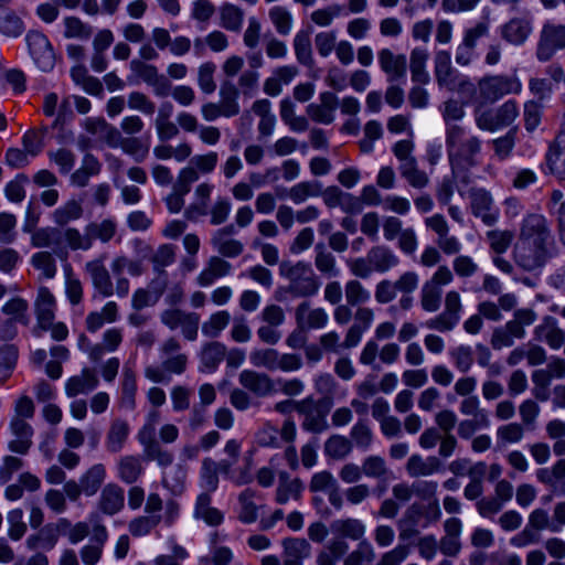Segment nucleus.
<instances>
[{
    "label": "nucleus",
    "instance_id": "obj_1",
    "mask_svg": "<svg viewBox=\"0 0 565 565\" xmlns=\"http://www.w3.org/2000/svg\"><path fill=\"white\" fill-rule=\"evenodd\" d=\"M553 237L546 218L541 214L526 215L514 245V259L525 270L543 267L552 257Z\"/></svg>",
    "mask_w": 565,
    "mask_h": 565
},
{
    "label": "nucleus",
    "instance_id": "obj_2",
    "mask_svg": "<svg viewBox=\"0 0 565 565\" xmlns=\"http://www.w3.org/2000/svg\"><path fill=\"white\" fill-rule=\"evenodd\" d=\"M161 365H147L143 375L152 383H169L171 375H181L188 367L189 358L181 352V343L175 337L163 340L158 348Z\"/></svg>",
    "mask_w": 565,
    "mask_h": 565
},
{
    "label": "nucleus",
    "instance_id": "obj_3",
    "mask_svg": "<svg viewBox=\"0 0 565 565\" xmlns=\"http://www.w3.org/2000/svg\"><path fill=\"white\" fill-rule=\"evenodd\" d=\"M279 274L288 281L287 292L295 298H310L318 294L321 282L311 265L305 260L280 264Z\"/></svg>",
    "mask_w": 565,
    "mask_h": 565
},
{
    "label": "nucleus",
    "instance_id": "obj_4",
    "mask_svg": "<svg viewBox=\"0 0 565 565\" xmlns=\"http://www.w3.org/2000/svg\"><path fill=\"white\" fill-rule=\"evenodd\" d=\"M446 146L450 162L455 166L460 159L471 163L472 158L480 152L481 141L477 136L470 135L467 128L454 124L446 128Z\"/></svg>",
    "mask_w": 565,
    "mask_h": 565
},
{
    "label": "nucleus",
    "instance_id": "obj_5",
    "mask_svg": "<svg viewBox=\"0 0 565 565\" xmlns=\"http://www.w3.org/2000/svg\"><path fill=\"white\" fill-rule=\"evenodd\" d=\"M253 366L270 372H296L302 367V360L296 353H281L273 348L254 349L249 353Z\"/></svg>",
    "mask_w": 565,
    "mask_h": 565
},
{
    "label": "nucleus",
    "instance_id": "obj_6",
    "mask_svg": "<svg viewBox=\"0 0 565 565\" xmlns=\"http://www.w3.org/2000/svg\"><path fill=\"white\" fill-rule=\"evenodd\" d=\"M435 73L440 86L451 92L467 93L468 96L476 92L475 85L451 66L450 55L446 52L437 54L435 60Z\"/></svg>",
    "mask_w": 565,
    "mask_h": 565
},
{
    "label": "nucleus",
    "instance_id": "obj_7",
    "mask_svg": "<svg viewBox=\"0 0 565 565\" xmlns=\"http://www.w3.org/2000/svg\"><path fill=\"white\" fill-rule=\"evenodd\" d=\"M459 195L470 200V210L475 217L483 224L491 226L499 220V209L495 206L491 193L483 188H471L468 192L458 188Z\"/></svg>",
    "mask_w": 565,
    "mask_h": 565
},
{
    "label": "nucleus",
    "instance_id": "obj_8",
    "mask_svg": "<svg viewBox=\"0 0 565 565\" xmlns=\"http://www.w3.org/2000/svg\"><path fill=\"white\" fill-rule=\"evenodd\" d=\"M563 49H565V24L546 21L540 32L536 47L537 60L547 62Z\"/></svg>",
    "mask_w": 565,
    "mask_h": 565
},
{
    "label": "nucleus",
    "instance_id": "obj_9",
    "mask_svg": "<svg viewBox=\"0 0 565 565\" xmlns=\"http://www.w3.org/2000/svg\"><path fill=\"white\" fill-rule=\"evenodd\" d=\"M160 321L171 331L180 329L183 338L188 341L198 339L200 315L196 312L170 308L160 313Z\"/></svg>",
    "mask_w": 565,
    "mask_h": 565
},
{
    "label": "nucleus",
    "instance_id": "obj_10",
    "mask_svg": "<svg viewBox=\"0 0 565 565\" xmlns=\"http://www.w3.org/2000/svg\"><path fill=\"white\" fill-rule=\"evenodd\" d=\"M93 535L89 543L79 551V556L84 565H96L100 561L104 547L108 541V531L103 523L99 512H92Z\"/></svg>",
    "mask_w": 565,
    "mask_h": 565
},
{
    "label": "nucleus",
    "instance_id": "obj_11",
    "mask_svg": "<svg viewBox=\"0 0 565 565\" xmlns=\"http://www.w3.org/2000/svg\"><path fill=\"white\" fill-rule=\"evenodd\" d=\"M481 96L489 102H497L505 95L519 94L522 83L516 76L493 75L479 81Z\"/></svg>",
    "mask_w": 565,
    "mask_h": 565
},
{
    "label": "nucleus",
    "instance_id": "obj_12",
    "mask_svg": "<svg viewBox=\"0 0 565 565\" xmlns=\"http://www.w3.org/2000/svg\"><path fill=\"white\" fill-rule=\"evenodd\" d=\"M25 40L36 66L43 72L52 71L55 65V54L46 35L40 31H30Z\"/></svg>",
    "mask_w": 565,
    "mask_h": 565
},
{
    "label": "nucleus",
    "instance_id": "obj_13",
    "mask_svg": "<svg viewBox=\"0 0 565 565\" xmlns=\"http://www.w3.org/2000/svg\"><path fill=\"white\" fill-rule=\"evenodd\" d=\"M236 234L234 224L216 230L211 236V245L220 255L227 258L238 257L244 252V244L233 237Z\"/></svg>",
    "mask_w": 565,
    "mask_h": 565
},
{
    "label": "nucleus",
    "instance_id": "obj_14",
    "mask_svg": "<svg viewBox=\"0 0 565 565\" xmlns=\"http://www.w3.org/2000/svg\"><path fill=\"white\" fill-rule=\"evenodd\" d=\"M377 61L388 83L405 82L407 60L404 54H394L392 50L384 47L377 52Z\"/></svg>",
    "mask_w": 565,
    "mask_h": 565
},
{
    "label": "nucleus",
    "instance_id": "obj_15",
    "mask_svg": "<svg viewBox=\"0 0 565 565\" xmlns=\"http://www.w3.org/2000/svg\"><path fill=\"white\" fill-rule=\"evenodd\" d=\"M426 226L437 234V245L446 255H456L461 248L462 244L458 237L449 234V225L443 214H435L426 218Z\"/></svg>",
    "mask_w": 565,
    "mask_h": 565
},
{
    "label": "nucleus",
    "instance_id": "obj_16",
    "mask_svg": "<svg viewBox=\"0 0 565 565\" xmlns=\"http://www.w3.org/2000/svg\"><path fill=\"white\" fill-rule=\"evenodd\" d=\"M107 255H99L97 258L85 264V271L90 277L93 287L103 297L114 295L115 289L108 269L105 266Z\"/></svg>",
    "mask_w": 565,
    "mask_h": 565
},
{
    "label": "nucleus",
    "instance_id": "obj_17",
    "mask_svg": "<svg viewBox=\"0 0 565 565\" xmlns=\"http://www.w3.org/2000/svg\"><path fill=\"white\" fill-rule=\"evenodd\" d=\"M454 280L452 271L448 266L441 265L426 281V311H436L440 307L443 288Z\"/></svg>",
    "mask_w": 565,
    "mask_h": 565
},
{
    "label": "nucleus",
    "instance_id": "obj_18",
    "mask_svg": "<svg viewBox=\"0 0 565 565\" xmlns=\"http://www.w3.org/2000/svg\"><path fill=\"white\" fill-rule=\"evenodd\" d=\"M214 188V184L209 181H203L194 188L193 201L184 209L185 220L199 222L202 217L207 216Z\"/></svg>",
    "mask_w": 565,
    "mask_h": 565
},
{
    "label": "nucleus",
    "instance_id": "obj_19",
    "mask_svg": "<svg viewBox=\"0 0 565 565\" xmlns=\"http://www.w3.org/2000/svg\"><path fill=\"white\" fill-rule=\"evenodd\" d=\"M238 383L257 397H266L276 392L275 381L268 374L254 370H243L238 374Z\"/></svg>",
    "mask_w": 565,
    "mask_h": 565
},
{
    "label": "nucleus",
    "instance_id": "obj_20",
    "mask_svg": "<svg viewBox=\"0 0 565 565\" xmlns=\"http://www.w3.org/2000/svg\"><path fill=\"white\" fill-rule=\"evenodd\" d=\"M108 140L111 147H119L126 154L130 156L136 162H143L149 154V143L137 137H121L120 132L110 127Z\"/></svg>",
    "mask_w": 565,
    "mask_h": 565
},
{
    "label": "nucleus",
    "instance_id": "obj_21",
    "mask_svg": "<svg viewBox=\"0 0 565 565\" xmlns=\"http://www.w3.org/2000/svg\"><path fill=\"white\" fill-rule=\"evenodd\" d=\"M535 477L553 495L565 497V459L557 460L551 467L537 469Z\"/></svg>",
    "mask_w": 565,
    "mask_h": 565
},
{
    "label": "nucleus",
    "instance_id": "obj_22",
    "mask_svg": "<svg viewBox=\"0 0 565 565\" xmlns=\"http://www.w3.org/2000/svg\"><path fill=\"white\" fill-rule=\"evenodd\" d=\"M532 31V20L526 15L511 18L500 26L501 38L515 46L524 44Z\"/></svg>",
    "mask_w": 565,
    "mask_h": 565
},
{
    "label": "nucleus",
    "instance_id": "obj_23",
    "mask_svg": "<svg viewBox=\"0 0 565 565\" xmlns=\"http://www.w3.org/2000/svg\"><path fill=\"white\" fill-rule=\"evenodd\" d=\"M99 385L96 372L90 367H83L78 374L68 377L64 384L65 395L74 398L78 395H87Z\"/></svg>",
    "mask_w": 565,
    "mask_h": 565
},
{
    "label": "nucleus",
    "instance_id": "obj_24",
    "mask_svg": "<svg viewBox=\"0 0 565 565\" xmlns=\"http://www.w3.org/2000/svg\"><path fill=\"white\" fill-rule=\"evenodd\" d=\"M299 329L318 330L327 327L329 315L323 308H311L308 301L299 303L295 311Z\"/></svg>",
    "mask_w": 565,
    "mask_h": 565
},
{
    "label": "nucleus",
    "instance_id": "obj_25",
    "mask_svg": "<svg viewBox=\"0 0 565 565\" xmlns=\"http://www.w3.org/2000/svg\"><path fill=\"white\" fill-rule=\"evenodd\" d=\"M337 107V95L332 92H322L319 95V103H311L307 106V114L316 122L330 125L335 118Z\"/></svg>",
    "mask_w": 565,
    "mask_h": 565
},
{
    "label": "nucleus",
    "instance_id": "obj_26",
    "mask_svg": "<svg viewBox=\"0 0 565 565\" xmlns=\"http://www.w3.org/2000/svg\"><path fill=\"white\" fill-rule=\"evenodd\" d=\"M374 321V311L369 307H358L353 315V323L345 332L347 347H358L364 333Z\"/></svg>",
    "mask_w": 565,
    "mask_h": 565
},
{
    "label": "nucleus",
    "instance_id": "obj_27",
    "mask_svg": "<svg viewBox=\"0 0 565 565\" xmlns=\"http://www.w3.org/2000/svg\"><path fill=\"white\" fill-rule=\"evenodd\" d=\"M216 468L225 479L237 487L249 484L254 480L253 456L249 454L244 457V463L232 468L224 459L216 461Z\"/></svg>",
    "mask_w": 565,
    "mask_h": 565
},
{
    "label": "nucleus",
    "instance_id": "obj_28",
    "mask_svg": "<svg viewBox=\"0 0 565 565\" xmlns=\"http://www.w3.org/2000/svg\"><path fill=\"white\" fill-rule=\"evenodd\" d=\"M9 428L14 436L8 444L9 450L19 455H26L32 446L34 433L32 426L25 420L11 418Z\"/></svg>",
    "mask_w": 565,
    "mask_h": 565
},
{
    "label": "nucleus",
    "instance_id": "obj_29",
    "mask_svg": "<svg viewBox=\"0 0 565 565\" xmlns=\"http://www.w3.org/2000/svg\"><path fill=\"white\" fill-rule=\"evenodd\" d=\"M137 390L135 363L127 361L124 364L120 376V405L128 411H134L136 408Z\"/></svg>",
    "mask_w": 565,
    "mask_h": 565
},
{
    "label": "nucleus",
    "instance_id": "obj_30",
    "mask_svg": "<svg viewBox=\"0 0 565 565\" xmlns=\"http://www.w3.org/2000/svg\"><path fill=\"white\" fill-rule=\"evenodd\" d=\"M533 334L535 340L546 343L552 350H558L565 343V331L558 328L557 321L553 317H545L534 328Z\"/></svg>",
    "mask_w": 565,
    "mask_h": 565
},
{
    "label": "nucleus",
    "instance_id": "obj_31",
    "mask_svg": "<svg viewBox=\"0 0 565 565\" xmlns=\"http://www.w3.org/2000/svg\"><path fill=\"white\" fill-rule=\"evenodd\" d=\"M130 425L124 418H115L109 423L105 436V449L109 454L120 452L129 438Z\"/></svg>",
    "mask_w": 565,
    "mask_h": 565
},
{
    "label": "nucleus",
    "instance_id": "obj_32",
    "mask_svg": "<svg viewBox=\"0 0 565 565\" xmlns=\"http://www.w3.org/2000/svg\"><path fill=\"white\" fill-rule=\"evenodd\" d=\"M125 504V492L124 489L117 483H107L100 492L98 499V510L106 515H115Z\"/></svg>",
    "mask_w": 565,
    "mask_h": 565
},
{
    "label": "nucleus",
    "instance_id": "obj_33",
    "mask_svg": "<svg viewBox=\"0 0 565 565\" xmlns=\"http://www.w3.org/2000/svg\"><path fill=\"white\" fill-rule=\"evenodd\" d=\"M302 491L303 483L299 478H291L287 471L278 472V486L275 492V501L278 504L300 500Z\"/></svg>",
    "mask_w": 565,
    "mask_h": 565
},
{
    "label": "nucleus",
    "instance_id": "obj_34",
    "mask_svg": "<svg viewBox=\"0 0 565 565\" xmlns=\"http://www.w3.org/2000/svg\"><path fill=\"white\" fill-rule=\"evenodd\" d=\"M298 413L303 416V430L320 434L329 428L327 415L321 409L312 407L307 401H300Z\"/></svg>",
    "mask_w": 565,
    "mask_h": 565
},
{
    "label": "nucleus",
    "instance_id": "obj_35",
    "mask_svg": "<svg viewBox=\"0 0 565 565\" xmlns=\"http://www.w3.org/2000/svg\"><path fill=\"white\" fill-rule=\"evenodd\" d=\"M34 311L36 316L38 326L54 321L56 311V300L47 287H40L34 301Z\"/></svg>",
    "mask_w": 565,
    "mask_h": 565
},
{
    "label": "nucleus",
    "instance_id": "obj_36",
    "mask_svg": "<svg viewBox=\"0 0 565 565\" xmlns=\"http://www.w3.org/2000/svg\"><path fill=\"white\" fill-rule=\"evenodd\" d=\"M232 265L227 260L218 256H212L203 270L198 275L196 282L201 287H209L214 284L216 279L230 275Z\"/></svg>",
    "mask_w": 565,
    "mask_h": 565
},
{
    "label": "nucleus",
    "instance_id": "obj_37",
    "mask_svg": "<svg viewBox=\"0 0 565 565\" xmlns=\"http://www.w3.org/2000/svg\"><path fill=\"white\" fill-rule=\"evenodd\" d=\"M211 494L212 493L201 492L196 497L193 516L196 520L204 521L210 526H217L223 522L224 515L218 509L211 505Z\"/></svg>",
    "mask_w": 565,
    "mask_h": 565
},
{
    "label": "nucleus",
    "instance_id": "obj_38",
    "mask_svg": "<svg viewBox=\"0 0 565 565\" xmlns=\"http://www.w3.org/2000/svg\"><path fill=\"white\" fill-rule=\"evenodd\" d=\"M61 253L67 247L71 250H89L92 248V241L87 233V227L81 232L77 227L66 226L60 228Z\"/></svg>",
    "mask_w": 565,
    "mask_h": 565
},
{
    "label": "nucleus",
    "instance_id": "obj_39",
    "mask_svg": "<svg viewBox=\"0 0 565 565\" xmlns=\"http://www.w3.org/2000/svg\"><path fill=\"white\" fill-rule=\"evenodd\" d=\"M117 477L127 484H132L143 475L141 458L137 455H126L116 462Z\"/></svg>",
    "mask_w": 565,
    "mask_h": 565
},
{
    "label": "nucleus",
    "instance_id": "obj_40",
    "mask_svg": "<svg viewBox=\"0 0 565 565\" xmlns=\"http://www.w3.org/2000/svg\"><path fill=\"white\" fill-rule=\"evenodd\" d=\"M284 546V565H302L311 554V546L305 539H286Z\"/></svg>",
    "mask_w": 565,
    "mask_h": 565
},
{
    "label": "nucleus",
    "instance_id": "obj_41",
    "mask_svg": "<svg viewBox=\"0 0 565 565\" xmlns=\"http://www.w3.org/2000/svg\"><path fill=\"white\" fill-rule=\"evenodd\" d=\"M331 530L342 539L361 542L366 532L365 524L354 518L339 519L332 522Z\"/></svg>",
    "mask_w": 565,
    "mask_h": 565
},
{
    "label": "nucleus",
    "instance_id": "obj_42",
    "mask_svg": "<svg viewBox=\"0 0 565 565\" xmlns=\"http://www.w3.org/2000/svg\"><path fill=\"white\" fill-rule=\"evenodd\" d=\"M546 166L551 173L559 180H565V137H557L545 156Z\"/></svg>",
    "mask_w": 565,
    "mask_h": 565
},
{
    "label": "nucleus",
    "instance_id": "obj_43",
    "mask_svg": "<svg viewBox=\"0 0 565 565\" xmlns=\"http://www.w3.org/2000/svg\"><path fill=\"white\" fill-rule=\"evenodd\" d=\"M256 492L249 488L243 490L237 498V519L244 524H253L258 519L259 507L255 502Z\"/></svg>",
    "mask_w": 565,
    "mask_h": 565
},
{
    "label": "nucleus",
    "instance_id": "obj_44",
    "mask_svg": "<svg viewBox=\"0 0 565 565\" xmlns=\"http://www.w3.org/2000/svg\"><path fill=\"white\" fill-rule=\"evenodd\" d=\"M438 548L446 556H456L461 550L460 540L445 535L438 543L435 536L426 535V561L433 559Z\"/></svg>",
    "mask_w": 565,
    "mask_h": 565
},
{
    "label": "nucleus",
    "instance_id": "obj_45",
    "mask_svg": "<svg viewBox=\"0 0 565 565\" xmlns=\"http://www.w3.org/2000/svg\"><path fill=\"white\" fill-rule=\"evenodd\" d=\"M84 214L83 205L77 200H68L52 212L54 224L66 227L67 224L79 220Z\"/></svg>",
    "mask_w": 565,
    "mask_h": 565
},
{
    "label": "nucleus",
    "instance_id": "obj_46",
    "mask_svg": "<svg viewBox=\"0 0 565 565\" xmlns=\"http://www.w3.org/2000/svg\"><path fill=\"white\" fill-rule=\"evenodd\" d=\"M239 90L232 82H224L220 88V102L217 103L223 110V117L231 118L239 114L238 104Z\"/></svg>",
    "mask_w": 565,
    "mask_h": 565
},
{
    "label": "nucleus",
    "instance_id": "obj_47",
    "mask_svg": "<svg viewBox=\"0 0 565 565\" xmlns=\"http://www.w3.org/2000/svg\"><path fill=\"white\" fill-rule=\"evenodd\" d=\"M367 255L374 271L382 274L396 267L399 263L398 257L386 246L372 247Z\"/></svg>",
    "mask_w": 565,
    "mask_h": 565
},
{
    "label": "nucleus",
    "instance_id": "obj_48",
    "mask_svg": "<svg viewBox=\"0 0 565 565\" xmlns=\"http://www.w3.org/2000/svg\"><path fill=\"white\" fill-rule=\"evenodd\" d=\"M57 529L67 536L71 544H77L88 534H90V536L93 535L90 513L87 516V521H81L75 524H72L67 519H60Z\"/></svg>",
    "mask_w": 565,
    "mask_h": 565
},
{
    "label": "nucleus",
    "instance_id": "obj_49",
    "mask_svg": "<svg viewBox=\"0 0 565 565\" xmlns=\"http://www.w3.org/2000/svg\"><path fill=\"white\" fill-rule=\"evenodd\" d=\"M226 347L221 342L205 343L200 352V361L203 367L209 371H215L221 362L225 359Z\"/></svg>",
    "mask_w": 565,
    "mask_h": 565
},
{
    "label": "nucleus",
    "instance_id": "obj_50",
    "mask_svg": "<svg viewBox=\"0 0 565 565\" xmlns=\"http://www.w3.org/2000/svg\"><path fill=\"white\" fill-rule=\"evenodd\" d=\"M315 266L326 277L333 278L340 274L334 255L322 243L315 246Z\"/></svg>",
    "mask_w": 565,
    "mask_h": 565
},
{
    "label": "nucleus",
    "instance_id": "obj_51",
    "mask_svg": "<svg viewBox=\"0 0 565 565\" xmlns=\"http://www.w3.org/2000/svg\"><path fill=\"white\" fill-rule=\"evenodd\" d=\"M218 470L216 468V461L211 457H205L202 460L200 472H199V484L203 492L213 493L218 488Z\"/></svg>",
    "mask_w": 565,
    "mask_h": 565
},
{
    "label": "nucleus",
    "instance_id": "obj_52",
    "mask_svg": "<svg viewBox=\"0 0 565 565\" xmlns=\"http://www.w3.org/2000/svg\"><path fill=\"white\" fill-rule=\"evenodd\" d=\"M60 228L41 227L32 233L31 244L36 248L51 247L56 255L61 253Z\"/></svg>",
    "mask_w": 565,
    "mask_h": 565
},
{
    "label": "nucleus",
    "instance_id": "obj_53",
    "mask_svg": "<svg viewBox=\"0 0 565 565\" xmlns=\"http://www.w3.org/2000/svg\"><path fill=\"white\" fill-rule=\"evenodd\" d=\"M106 479V468L103 463L93 465L85 471L79 481L84 488V494L92 497L97 493Z\"/></svg>",
    "mask_w": 565,
    "mask_h": 565
},
{
    "label": "nucleus",
    "instance_id": "obj_54",
    "mask_svg": "<svg viewBox=\"0 0 565 565\" xmlns=\"http://www.w3.org/2000/svg\"><path fill=\"white\" fill-rule=\"evenodd\" d=\"M363 476L370 479L387 480L392 476L386 460L379 455H371L362 460Z\"/></svg>",
    "mask_w": 565,
    "mask_h": 565
},
{
    "label": "nucleus",
    "instance_id": "obj_55",
    "mask_svg": "<svg viewBox=\"0 0 565 565\" xmlns=\"http://www.w3.org/2000/svg\"><path fill=\"white\" fill-rule=\"evenodd\" d=\"M1 312L9 319L23 326H28L30 322L29 302L21 297H13L4 302L1 307Z\"/></svg>",
    "mask_w": 565,
    "mask_h": 565
},
{
    "label": "nucleus",
    "instance_id": "obj_56",
    "mask_svg": "<svg viewBox=\"0 0 565 565\" xmlns=\"http://www.w3.org/2000/svg\"><path fill=\"white\" fill-rule=\"evenodd\" d=\"M375 551L367 540H362L344 558L343 565H373Z\"/></svg>",
    "mask_w": 565,
    "mask_h": 565
},
{
    "label": "nucleus",
    "instance_id": "obj_57",
    "mask_svg": "<svg viewBox=\"0 0 565 565\" xmlns=\"http://www.w3.org/2000/svg\"><path fill=\"white\" fill-rule=\"evenodd\" d=\"M353 445L349 438L342 435H332L324 443V455L335 460L347 458L352 451Z\"/></svg>",
    "mask_w": 565,
    "mask_h": 565
},
{
    "label": "nucleus",
    "instance_id": "obj_58",
    "mask_svg": "<svg viewBox=\"0 0 565 565\" xmlns=\"http://www.w3.org/2000/svg\"><path fill=\"white\" fill-rule=\"evenodd\" d=\"M87 233L92 241V246L95 239L102 243H108L116 234L117 224L111 218H105L102 222H90L86 225Z\"/></svg>",
    "mask_w": 565,
    "mask_h": 565
},
{
    "label": "nucleus",
    "instance_id": "obj_59",
    "mask_svg": "<svg viewBox=\"0 0 565 565\" xmlns=\"http://www.w3.org/2000/svg\"><path fill=\"white\" fill-rule=\"evenodd\" d=\"M321 193V183L318 181H302L294 186H291L288 191V198L295 204H301L307 201L309 198L319 196Z\"/></svg>",
    "mask_w": 565,
    "mask_h": 565
},
{
    "label": "nucleus",
    "instance_id": "obj_60",
    "mask_svg": "<svg viewBox=\"0 0 565 565\" xmlns=\"http://www.w3.org/2000/svg\"><path fill=\"white\" fill-rule=\"evenodd\" d=\"M495 437L499 447L519 444L524 437V428L522 424L509 423L497 428Z\"/></svg>",
    "mask_w": 565,
    "mask_h": 565
},
{
    "label": "nucleus",
    "instance_id": "obj_61",
    "mask_svg": "<svg viewBox=\"0 0 565 565\" xmlns=\"http://www.w3.org/2000/svg\"><path fill=\"white\" fill-rule=\"evenodd\" d=\"M232 203L227 196L218 195L207 209L210 224L218 226L224 224L231 214Z\"/></svg>",
    "mask_w": 565,
    "mask_h": 565
},
{
    "label": "nucleus",
    "instance_id": "obj_62",
    "mask_svg": "<svg viewBox=\"0 0 565 565\" xmlns=\"http://www.w3.org/2000/svg\"><path fill=\"white\" fill-rule=\"evenodd\" d=\"M231 315L226 310L212 313L202 324V333L207 338H217L228 326Z\"/></svg>",
    "mask_w": 565,
    "mask_h": 565
},
{
    "label": "nucleus",
    "instance_id": "obj_63",
    "mask_svg": "<svg viewBox=\"0 0 565 565\" xmlns=\"http://www.w3.org/2000/svg\"><path fill=\"white\" fill-rule=\"evenodd\" d=\"M268 17L276 31L280 35H288L292 29V15L285 7L274 6L268 11Z\"/></svg>",
    "mask_w": 565,
    "mask_h": 565
},
{
    "label": "nucleus",
    "instance_id": "obj_64",
    "mask_svg": "<svg viewBox=\"0 0 565 565\" xmlns=\"http://www.w3.org/2000/svg\"><path fill=\"white\" fill-rule=\"evenodd\" d=\"M244 21V12L235 4H225L221 9V25L233 32L242 29Z\"/></svg>",
    "mask_w": 565,
    "mask_h": 565
}]
</instances>
